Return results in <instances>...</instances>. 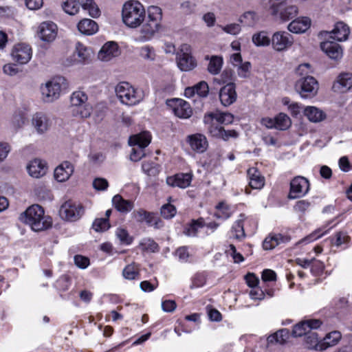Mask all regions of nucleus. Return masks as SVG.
I'll list each match as a JSON object with an SVG mask.
<instances>
[{"mask_svg": "<svg viewBox=\"0 0 352 352\" xmlns=\"http://www.w3.org/2000/svg\"><path fill=\"white\" fill-rule=\"evenodd\" d=\"M320 44L321 50L331 59L338 60L342 56V49L336 42L326 38Z\"/></svg>", "mask_w": 352, "mask_h": 352, "instance_id": "19", "label": "nucleus"}, {"mask_svg": "<svg viewBox=\"0 0 352 352\" xmlns=\"http://www.w3.org/2000/svg\"><path fill=\"white\" fill-rule=\"evenodd\" d=\"M84 214V208L82 205L71 201L65 202L59 210L60 217L65 220L76 221Z\"/></svg>", "mask_w": 352, "mask_h": 352, "instance_id": "9", "label": "nucleus"}, {"mask_svg": "<svg viewBox=\"0 0 352 352\" xmlns=\"http://www.w3.org/2000/svg\"><path fill=\"white\" fill-rule=\"evenodd\" d=\"M196 94L202 98H205L208 96L209 92V87L206 82L201 81L194 85Z\"/></svg>", "mask_w": 352, "mask_h": 352, "instance_id": "55", "label": "nucleus"}, {"mask_svg": "<svg viewBox=\"0 0 352 352\" xmlns=\"http://www.w3.org/2000/svg\"><path fill=\"white\" fill-rule=\"evenodd\" d=\"M214 217L218 219L225 221L232 216V211L230 206L224 202L219 203L216 207Z\"/></svg>", "mask_w": 352, "mask_h": 352, "instance_id": "39", "label": "nucleus"}, {"mask_svg": "<svg viewBox=\"0 0 352 352\" xmlns=\"http://www.w3.org/2000/svg\"><path fill=\"white\" fill-rule=\"evenodd\" d=\"M220 28L224 32L231 35H237L241 31L239 23H230L224 26L221 25Z\"/></svg>", "mask_w": 352, "mask_h": 352, "instance_id": "57", "label": "nucleus"}, {"mask_svg": "<svg viewBox=\"0 0 352 352\" xmlns=\"http://www.w3.org/2000/svg\"><path fill=\"white\" fill-rule=\"evenodd\" d=\"M256 16L254 12H246L240 16L239 21L247 26H253L256 23Z\"/></svg>", "mask_w": 352, "mask_h": 352, "instance_id": "51", "label": "nucleus"}, {"mask_svg": "<svg viewBox=\"0 0 352 352\" xmlns=\"http://www.w3.org/2000/svg\"><path fill=\"white\" fill-rule=\"evenodd\" d=\"M188 46L184 45L180 52L177 55V64L178 67L184 72H188L197 66L195 59L188 52Z\"/></svg>", "mask_w": 352, "mask_h": 352, "instance_id": "14", "label": "nucleus"}, {"mask_svg": "<svg viewBox=\"0 0 352 352\" xmlns=\"http://www.w3.org/2000/svg\"><path fill=\"white\" fill-rule=\"evenodd\" d=\"M20 220L35 232L48 229L52 224L51 217L45 216L43 208L38 204L30 206L21 214Z\"/></svg>", "mask_w": 352, "mask_h": 352, "instance_id": "2", "label": "nucleus"}, {"mask_svg": "<svg viewBox=\"0 0 352 352\" xmlns=\"http://www.w3.org/2000/svg\"><path fill=\"white\" fill-rule=\"evenodd\" d=\"M175 255L178 257L179 261L182 263H186L190 256L188 248L186 246H182L177 248L175 251Z\"/></svg>", "mask_w": 352, "mask_h": 352, "instance_id": "59", "label": "nucleus"}, {"mask_svg": "<svg viewBox=\"0 0 352 352\" xmlns=\"http://www.w3.org/2000/svg\"><path fill=\"white\" fill-rule=\"evenodd\" d=\"M32 125L37 133L43 134L50 129L52 122L45 113L37 112L32 116Z\"/></svg>", "mask_w": 352, "mask_h": 352, "instance_id": "17", "label": "nucleus"}, {"mask_svg": "<svg viewBox=\"0 0 352 352\" xmlns=\"http://www.w3.org/2000/svg\"><path fill=\"white\" fill-rule=\"evenodd\" d=\"M142 169L147 175L154 177L160 173V166L153 162L145 161L142 164Z\"/></svg>", "mask_w": 352, "mask_h": 352, "instance_id": "45", "label": "nucleus"}, {"mask_svg": "<svg viewBox=\"0 0 352 352\" xmlns=\"http://www.w3.org/2000/svg\"><path fill=\"white\" fill-rule=\"evenodd\" d=\"M116 234L123 243L129 245L132 242V239L129 236L127 231L124 229L118 228Z\"/></svg>", "mask_w": 352, "mask_h": 352, "instance_id": "61", "label": "nucleus"}, {"mask_svg": "<svg viewBox=\"0 0 352 352\" xmlns=\"http://www.w3.org/2000/svg\"><path fill=\"white\" fill-rule=\"evenodd\" d=\"M31 47L24 43L16 45L12 52V56L14 60L19 64L28 63L32 58Z\"/></svg>", "mask_w": 352, "mask_h": 352, "instance_id": "15", "label": "nucleus"}, {"mask_svg": "<svg viewBox=\"0 0 352 352\" xmlns=\"http://www.w3.org/2000/svg\"><path fill=\"white\" fill-rule=\"evenodd\" d=\"M74 56L78 57L77 60L80 63L88 61L91 56V49L87 47L83 44L78 43L76 45Z\"/></svg>", "mask_w": 352, "mask_h": 352, "instance_id": "38", "label": "nucleus"}, {"mask_svg": "<svg viewBox=\"0 0 352 352\" xmlns=\"http://www.w3.org/2000/svg\"><path fill=\"white\" fill-rule=\"evenodd\" d=\"M233 115L230 113L217 111L206 115L204 122L210 124L208 131L212 137L227 141L230 138H237L238 133L234 130H225L221 124H230L233 122Z\"/></svg>", "mask_w": 352, "mask_h": 352, "instance_id": "1", "label": "nucleus"}, {"mask_svg": "<svg viewBox=\"0 0 352 352\" xmlns=\"http://www.w3.org/2000/svg\"><path fill=\"white\" fill-rule=\"evenodd\" d=\"M313 74V69L310 64L303 63L300 64L296 69V75L298 78V79H305L308 78H314L311 74Z\"/></svg>", "mask_w": 352, "mask_h": 352, "instance_id": "42", "label": "nucleus"}, {"mask_svg": "<svg viewBox=\"0 0 352 352\" xmlns=\"http://www.w3.org/2000/svg\"><path fill=\"white\" fill-rule=\"evenodd\" d=\"M206 283V277L203 274H197L192 279L190 289L203 287Z\"/></svg>", "mask_w": 352, "mask_h": 352, "instance_id": "58", "label": "nucleus"}, {"mask_svg": "<svg viewBox=\"0 0 352 352\" xmlns=\"http://www.w3.org/2000/svg\"><path fill=\"white\" fill-rule=\"evenodd\" d=\"M250 67L251 64L250 62H245L241 63L239 65L237 66L238 75L241 78L247 77Z\"/></svg>", "mask_w": 352, "mask_h": 352, "instance_id": "63", "label": "nucleus"}, {"mask_svg": "<svg viewBox=\"0 0 352 352\" xmlns=\"http://www.w3.org/2000/svg\"><path fill=\"white\" fill-rule=\"evenodd\" d=\"M92 110V106L88 102H86L72 108V113L75 117L87 118L91 115Z\"/></svg>", "mask_w": 352, "mask_h": 352, "instance_id": "37", "label": "nucleus"}, {"mask_svg": "<svg viewBox=\"0 0 352 352\" xmlns=\"http://www.w3.org/2000/svg\"><path fill=\"white\" fill-rule=\"evenodd\" d=\"M162 10L159 7L151 6L148 10V19L141 27V33L146 39H149L157 31Z\"/></svg>", "mask_w": 352, "mask_h": 352, "instance_id": "8", "label": "nucleus"}, {"mask_svg": "<svg viewBox=\"0 0 352 352\" xmlns=\"http://www.w3.org/2000/svg\"><path fill=\"white\" fill-rule=\"evenodd\" d=\"M248 175L250 179L249 184L252 188L261 189L265 184V179L256 168H250L248 170Z\"/></svg>", "mask_w": 352, "mask_h": 352, "instance_id": "29", "label": "nucleus"}, {"mask_svg": "<svg viewBox=\"0 0 352 352\" xmlns=\"http://www.w3.org/2000/svg\"><path fill=\"white\" fill-rule=\"evenodd\" d=\"M172 102L173 111L176 116L183 119H186L191 116L192 110L188 102L179 98L173 99Z\"/></svg>", "mask_w": 352, "mask_h": 352, "instance_id": "21", "label": "nucleus"}, {"mask_svg": "<svg viewBox=\"0 0 352 352\" xmlns=\"http://www.w3.org/2000/svg\"><path fill=\"white\" fill-rule=\"evenodd\" d=\"M322 230H323V228H320V229L316 230L315 232H312L309 235L307 236L306 237H305L304 239H302V240L298 241V243H306L307 244V243H311V242L315 241L316 239L320 238L323 234H324L326 231L323 232L321 234H319Z\"/></svg>", "mask_w": 352, "mask_h": 352, "instance_id": "60", "label": "nucleus"}, {"mask_svg": "<svg viewBox=\"0 0 352 352\" xmlns=\"http://www.w3.org/2000/svg\"><path fill=\"white\" fill-rule=\"evenodd\" d=\"M202 20L206 23L207 27L212 28L215 25L216 16L214 12H208L202 16Z\"/></svg>", "mask_w": 352, "mask_h": 352, "instance_id": "62", "label": "nucleus"}, {"mask_svg": "<svg viewBox=\"0 0 352 352\" xmlns=\"http://www.w3.org/2000/svg\"><path fill=\"white\" fill-rule=\"evenodd\" d=\"M29 175L34 178H39L46 174L47 166L45 161L39 159L32 160L27 166Z\"/></svg>", "mask_w": 352, "mask_h": 352, "instance_id": "26", "label": "nucleus"}, {"mask_svg": "<svg viewBox=\"0 0 352 352\" xmlns=\"http://www.w3.org/2000/svg\"><path fill=\"white\" fill-rule=\"evenodd\" d=\"M93 186L97 190H104L109 186V183L104 178H96L93 182Z\"/></svg>", "mask_w": 352, "mask_h": 352, "instance_id": "64", "label": "nucleus"}, {"mask_svg": "<svg viewBox=\"0 0 352 352\" xmlns=\"http://www.w3.org/2000/svg\"><path fill=\"white\" fill-rule=\"evenodd\" d=\"M188 142L190 148L199 153H204L208 147V141L206 138L200 133L188 135Z\"/></svg>", "mask_w": 352, "mask_h": 352, "instance_id": "25", "label": "nucleus"}, {"mask_svg": "<svg viewBox=\"0 0 352 352\" xmlns=\"http://www.w3.org/2000/svg\"><path fill=\"white\" fill-rule=\"evenodd\" d=\"M109 227V220L107 218L96 219L92 224L93 229L96 232L106 231Z\"/></svg>", "mask_w": 352, "mask_h": 352, "instance_id": "54", "label": "nucleus"}, {"mask_svg": "<svg viewBox=\"0 0 352 352\" xmlns=\"http://www.w3.org/2000/svg\"><path fill=\"white\" fill-rule=\"evenodd\" d=\"M263 4L272 15L283 21L292 19L298 12L296 6L287 4V0H263Z\"/></svg>", "mask_w": 352, "mask_h": 352, "instance_id": "4", "label": "nucleus"}, {"mask_svg": "<svg viewBox=\"0 0 352 352\" xmlns=\"http://www.w3.org/2000/svg\"><path fill=\"white\" fill-rule=\"evenodd\" d=\"M311 25V21L307 17H300L293 20L287 26L289 32L300 34L306 32Z\"/></svg>", "mask_w": 352, "mask_h": 352, "instance_id": "28", "label": "nucleus"}, {"mask_svg": "<svg viewBox=\"0 0 352 352\" xmlns=\"http://www.w3.org/2000/svg\"><path fill=\"white\" fill-rule=\"evenodd\" d=\"M61 6L63 10L69 15H74L79 11V6L75 0H63Z\"/></svg>", "mask_w": 352, "mask_h": 352, "instance_id": "48", "label": "nucleus"}, {"mask_svg": "<svg viewBox=\"0 0 352 352\" xmlns=\"http://www.w3.org/2000/svg\"><path fill=\"white\" fill-rule=\"evenodd\" d=\"M140 245L143 251L155 252L158 251V245L151 239H143Z\"/></svg>", "mask_w": 352, "mask_h": 352, "instance_id": "53", "label": "nucleus"}, {"mask_svg": "<svg viewBox=\"0 0 352 352\" xmlns=\"http://www.w3.org/2000/svg\"><path fill=\"white\" fill-rule=\"evenodd\" d=\"M305 116L312 122H318L324 119L322 111L315 107H307L304 110Z\"/></svg>", "mask_w": 352, "mask_h": 352, "instance_id": "35", "label": "nucleus"}, {"mask_svg": "<svg viewBox=\"0 0 352 352\" xmlns=\"http://www.w3.org/2000/svg\"><path fill=\"white\" fill-rule=\"evenodd\" d=\"M333 87L340 92H345L349 90L352 87V74L344 73L340 74Z\"/></svg>", "mask_w": 352, "mask_h": 352, "instance_id": "31", "label": "nucleus"}, {"mask_svg": "<svg viewBox=\"0 0 352 352\" xmlns=\"http://www.w3.org/2000/svg\"><path fill=\"white\" fill-rule=\"evenodd\" d=\"M276 119V129L279 130H285L291 125V120L285 113H280Z\"/></svg>", "mask_w": 352, "mask_h": 352, "instance_id": "49", "label": "nucleus"}, {"mask_svg": "<svg viewBox=\"0 0 352 352\" xmlns=\"http://www.w3.org/2000/svg\"><path fill=\"white\" fill-rule=\"evenodd\" d=\"M245 220V215L243 214H241L239 217V219L234 223L231 233L233 238L237 240H241L245 238V234L243 228V221Z\"/></svg>", "mask_w": 352, "mask_h": 352, "instance_id": "34", "label": "nucleus"}, {"mask_svg": "<svg viewBox=\"0 0 352 352\" xmlns=\"http://www.w3.org/2000/svg\"><path fill=\"white\" fill-rule=\"evenodd\" d=\"M112 203L119 212L123 213L129 212L134 207L133 201L124 199L120 195H116L113 197Z\"/></svg>", "mask_w": 352, "mask_h": 352, "instance_id": "32", "label": "nucleus"}, {"mask_svg": "<svg viewBox=\"0 0 352 352\" xmlns=\"http://www.w3.org/2000/svg\"><path fill=\"white\" fill-rule=\"evenodd\" d=\"M57 34V26L52 22H43L39 26L38 36L46 42L54 41Z\"/></svg>", "mask_w": 352, "mask_h": 352, "instance_id": "22", "label": "nucleus"}, {"mask_svg": "<svg viewBox=\"0 0 352 352\" xmlns=\"http://www.w3.org/2000/svg\"><path fill=\"white\" fill-rule=\"evenodd\" d=\"M223 63V61L222 57L218 56H212L208 63V72L213 75L219 74L222 68Z\"/></svg>", "mask_w": 352, "mask_h": 352, "instance_id": "41", "label": "nucleus"}, {"mask_svg": "<svg viewBox=\"0 0 352 352\" xmlns=\"http://www.w3.org/2000/svg\"><path fill=\"white\" fill-rule=\"evenodd\" d=\"M252 40L253 43L258 47L268 46L271 43V38L265 31L253 34Z\"/></svg>", "mask_w": 352, "mask_h": 352, "instance_id": "40", "label": "nucleus"}, {"mask_svg": "<svg viewBox=\"0 0 352 352\" xmlns=\"http://www.w3.org/2000/svg\"><path fill=\"white\" fill-rule=\"evenodd\" d=\"M74 170V165L68 161H65L55 168L54 178L59 182H64L71 177Z\"/></svg>", "mask_w": 352, "mask_h": 352, "instance_id": "23", "label": "nucleus"}, {"mask_svg": "<svg viewBox=\"0 0 352 352\" xmlns=\"http://www.w3.org/2000/svg\"><path fill=\"white\" fill-rule=\"evenodd\" d=\"M67 87V80L63 76H57L46 82L41 87V93L43 100L47 102H52L58 99L62 89Z\"/></svg>", "mask_w": 352, "mask_h": 352, "instance_id": "7", "label": "nucleus"}, {"mask_svg": "<svg viewBox=\"0 0 352 352\" xmlns=\"http://www.w3.org/2000/svg\"><path fill=\"white\" fill-rule=\"evenodd\" d=\"M134 217L139 222L146 221L148 225H157V219L152 212H146L142 209H140L133 212Z\"/></svg>", "mask_w": 352, "mask_h": 352, "instance_id": "36", "label": "nucleus"}, {"mask_svg": "<svg viewBox=\"0 0 352 352\" xmlns=\"http://www.w3.org/2000/svg\"><path fill=\"white\" fill-rule=\"evenodd\" d=\"M341 338V333L339 331H333L328 333L322 340L325 350L336 344Z\"/></svg>", "mask_w": 352, "mask_h": 352, "instance_id": "46", "label": "nucleus"}, {"mask_svg": "<svg viewBox=\"0 0 352 352\" xmlns=\"http://www.w3.org/2000/svg\"><path fill=\"white\" fill-rule=\"evenodd\" d=\"M309 190V182L304 177L297 176L290 182L289 199H297L305 195Z\"/></svg>", "mask_w": 352, "mask_h": 352, "instance_id": "11", "label": "nucleus"}, {"mask_svg": "<svg viewBox=\"0 0 352 352\" xmlns=\"http://www.w3.org/2000/svg\"><path fill=\"white\" fill-rule=\"evenodd\" d=\"M122 275L126 279L134 280L139 275L138 269L135 264L128 265L124 268Z\"/></svg>", "mask_w": 352, "mask_h": 352, "instance_id": "50", "label": "nucleus"}, {"mask_svg": "<svg viewBox=\"0 0 352 352\" xmlns=\"http://www.w3.org/2000/svg\"><path fill=\"white\" fill-rule=\"evenodd\" d=\"M116 94L122 104L135 105L143 99L141 90L137 89L127 82H121L116 87Z\"/></svg>", "mask_w": 352, "mask_h": 352, "instance_id": "5", "label": "nucleus"}, {"mask_svg": "<svg viewBox=\"0 0 352 352\" xmlns=\"http://www.w3.org/2000/svg\"><path fill=\"white\" fill-rule=\"evenodd\" d=\"M120 54L118 44L114 41L107 42L98 52V57L102 61H109Z\"/></svg>", "mask_w": 352, "mask_h": 352, "instance_id": "20", "label": "nucleus"}, {"mask_svg": "<svg viewBox=\"0 0 352 352\" xmlns=\"http://www.w3.org/2000/svg\"><path fill=\"white\" fill-rule=\"evenodd\" d=\"M191 181L192 175L190 173H179L166 178V183L168 186L180 188L188 187Z\"/></svg>", "mask_w": 352, "mask_h": 352, "instance_id": "24", "label": "nucleus"}, {"mask_svg": "<svg viewBox=\"0 0 352 352\" xmlns=\"http://www.w3.org/2000/svg\"><path fill=\"white\" fill-rule=\"evenodd\" d=\"M294 43L293 36L288 32L278 31L271 38L272 48L277 52H283L290 47Z\"/></svg>", "mask_w": 352, "mask_h": 352, "instance_id": "12", "label": "nucleus"}, {"mask_svg": "<svg viewBox=\"0 0 352 352\" xmlns=\"http://www.w3.org/2000/svg\"><path fill=\"white\" fill-rule=\"evenodd\" d=\"M144 6L137 1H129L122 8V21L128 27L137 28L140 25L145 19Z\"/></svg>", "mask_w": 352, "mask_h": 352, "instance_id": "3", "label": "nucleus"}, {"mask_svg": "<svg viewBox=\"0 0 352 352\" xmlns=\"http://www.w3.org/2000/svg\"><path fill=\"white\" fill-rule=\"evenodd\" d=\"M140 56L146 60L153 61L155 58V52L153 47L145 45L140 49Z\"/></svg>", "mask_w": 352, "mask_h": 352, "instance_id": "52", "label": "nucleus"}, {"mask_svg": "<svg viewBox=\"0 0 352 352\" xmlns=\"http://www.w3.org/2000/svg\"><path fill=\"white\" fill-rule=\"evenodd\" d=\"M318 84L315 78H308L304 80L297 79L295 89L303 98L314 96L318 91Z\"/></svg>", "mask_w": 352, "mask_h": 352, "instance_id": "10", "label": "nucleus"}, {"mask_svg": "<svg viewBox=\"0 0 352 352\" xmlns=\"http://www.w3.org/2000/svg\"><path fill=\"white\" fill-rule=\"evenodd\" d=\"M289 337V331L286 329H281L276 331L274 334L270 336L267 338V341L270 343L278 342L284 344Z\"/></svg>", "mask_w": 352, "mask_h": 352, "instance_id": "47", "label": "nucleus"}, {"mask_svg": "<svg viewBox=\"0 0 352 352\" xmlns=\"http://www.w3.org/2000/svg\"><path fill=\"white\" fill-rule=\"evenodd\" d=\"M291 238L288 236H283L282 234H269L263 242V249L270 250L281 243H286L290 241Z\"/></svg>", "mask_w": 352, "mask_h": 352, "instance_id": "27", "label": "nucleus"}, {"mask_svg": "<svg viewBox=\"0 0 352 352\" xmlns=\"http://www.w3.org/2000/svg\"><path fill=\"white\" fill-rule=\"evenodd\" d=\"M151 141V135L147 131H144L130 136L129 144L132 147L130 159L138 162L145 156L144 148Z\"/></svg>", "mask_w": 352, "mask_h": 352, "instance_id": "6", "label": "nucleus"}, {"mask_svg": "<svg viewBox=\"0 0 352 352\" xmlns=\"http://www.w3.org/2000/svg\"><path fill=\"white\" fill-rule=\"evenodd\" d=\"M87 95L84 91H74L70 97L71 109L87 102Z\"/></svg>", "mask_w": 352, "mask_h": 352, "instance_id": "44", "label": "nucleus"}, {"mask_svg": "<svg viewBox=\"0 0 352 352\" xmlns=\"http://www.w3.org/2000/svg\"><path fill=\"white\" fill-rule=\"evenodd\" d=\"M78 29L83 34L92 35L98 31V26L94 20L84 19L78 23Z\"/></svg>", "mask_w": 352, "mask_h": 352, "instance_id": "33", "label": "nucleus"}, {"mask_svg": "<svg viewBox=\"0 0 352 352\" xmlns=\"http://www.w3.org/2000/svg\"><path fill=\"white\" fill-rule=\"evenodd\" d=\"M322 322L319 320H308L301 322L294 327L292 335L294 337L307 336L312 329L320 327Z\"/></svg>", "mask_w": 352, "mask_h": 352, "instance_id": "18", "label": "nucleus"}, {"mask_svg": "<svg viewBox=\"0 0 352 352\" xmlns=\"http://www.w3.org/2000/svg\"><path fill=\"white\" fill-rule=\"evenodd\" d=\"M176 214L175 207L170 204L164 205L161 208V214L165 219H171Z\"/></svg>", "mask_w": 352, "mask_h": 352, "instance_id": "56", "label": "nucleus"}, {"mask_svg": "<svg viewBox=\"0 0 352 352\" xmlns=\"http://www.w3.org/2000/svg\"><path fill=\"white\" fill-rule=\"evenodd\" d=\"M305 347L309 349H314L320 351L325 350L322 340L319 341L317 333L312 331L309 332L305 336Z\"/></svg>", "mask_w": 352, "mask_h": 352, "instance_id": "30", "label": "nucleus"}, {"mask_svg": "<svg viewBox=\"0 0 352 352\" xmlns=\"http://www.w3.org/2000/svg\"><path fill=\"white\" fill-rule=\"evenodd\" d=\"M204 226L203 219L197 220H192L184 229V233L188 236H195L197 234L198 230Z\"/></svg>", "mask_w": 352, "mask_h": 352, "instance_id": "43", "label": "nucleus"}, {"mask_svg": "<svg viewBox=\"0 0 352 352\" xmlns=\"http://www.w3.org/2000/svg\"><path fill=\"white\" fill-rule=\"evenodd\" d=\"M219 97L221 104L224 107H228L233 104L237 98L235 84L230 82L221 87Z\"/></svg>", "mask_w": 352, "mask_h": 352, "instance_id": "16", "label": "nucleus"}, {"mask_svg": "<svg viewBox=\"0 0 352 352\" xmlns=\"http://www.w3.org/2000/svg\"><path fill=\"white\" fill-rule=\"evenodd\" d=\"M349 33V26L344 23L340 21L336 23L334 28L331 32H322L321 34L325 38H329L333 41H343L347 39Z\"/></svg>", "mask_w": 352, "mask_h": 352, "instance_id": "13", "label": "nucleus"}]
</instances>
